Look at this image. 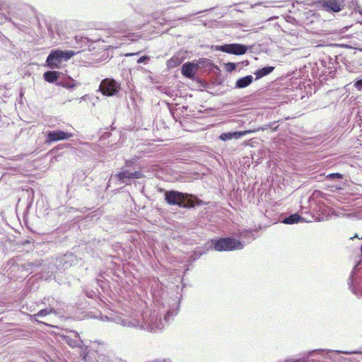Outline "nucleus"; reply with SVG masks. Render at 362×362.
I'll return each mask as SVG.
<instances>
[{"label":"nucleus","instance_id":"5701e85b","mask_svg":"<svg viewBox=\"0 0 362 362\" xmlns=\"http://www.w3.org/2000/svg\"><path fill=\"white\" fill-rule=\"evenodd\" d=\"M51 313H56V311L53 308H47L45 309L40 310L37 314L34 315V317H44Z\"/></svg>","mask_w":362,"mask_h":362},{"label":"nucleus","instance_id":"f257e3e1","mask_svg":"<svg viewBox=\"0 0 362 362\" xmlns=\"http://www.w3.org/2000/svg\"><path fill=\"white\" fill-rule=\"evenodd\" d=\"M174 303L173 307L170 308L165 315L163 321L161 318H158V315L153 312L151 314L149 317L144 322V325H139L138 322H133L128 319H123L120 317H116L114 321L117 324H121L124 327H139L141 329H146L149 332H157L162 330L165 325H167L170 320V317L175 316L177 313L178 305L177 301L173 300Z\"/></svg>","mask_w":362,"mask_h":362},{"label":"nucleus","instance_id":"4468645a","mask_svg":"<svg viewBox=\"0 0 362 362\" xmlns=\"http://www.w3.org/2000/svg\"><path fill=\"white\" fill-rule=\"evenodd\" d=\"M253 81V77L251 75L238 78L235 82V88H244L250 85Z\"/></svg>","mask_w":362,"mask_h":362},{"label":"nucleus","instance_id":"ddd939ff","mask_svg":"<svg viewBox=\"0 0 362 362\" xmlns=\"http://www.w3.org/2000/svg\"><path fill=\"white\" fill-rule=\"evenodd\" d=\"M344 0H327L324 6L328 8L333 12H339L344 8Z\"/></svg>","mask_w":362,"mask_h":362},{"label":"nucleus","instance_id":"39448f33","mask_svg":"<svg viewBox=\"0 0 362 362\" xmlns=\"http://www.w3.org/2000/svg\"><path fill=\"white\" fill-rule=\"evenodd\" d=\"M349 288L356 296H362V272L360 269H354L349 278Z\"/></svg>","mask_w":362,"mask_h":362},{"label":"nucleus","instance_id":"20e7f679","mask_svg":"<svg viewBox=\"0 0 362 362\" xmlns=\"http://www.w3.org/2000/svg\"><path fill=\"white\" fill-rule=\"evenodd\" d=\"M243 243L233 238H221L214 241V248L216 251H230L243 248Z\"/></svg>","mask_w":362,"mask_h":362},{"label":"nucleus","instance_id":"e433bc0d","mask_svg":"<svg viewBox=\"0 0 362 362\" xmlns=\"http://www.w3.org/2000/svg\"><path fill=\"white\" fill-rule=\"evenodd\" d=\"M52 304V303H49V302L48 303V305H49V307H50V305H51Z\"/></svg>","mask_w":362,"mask_h":362},{"label":"nucleus","instance_id":"412c9836","mask_svg":"<svg viewBox=\"0 0 362 362\" xmlns=\"http://www.w3.org/2000/svg\"><path fill=\"white\" fill-rule=\"evenodd\" d=\"M182 63V59L179 57L174 56L171 59H170L168 62L167 65L168 68H175L177 66H179Z\"/></svg>","mask_w":362,"mask_h":362},{"label":"nucleus","instance_id":"6ab92c4d","mask_svg":"<svg viewBox=\"0 0 362 362\" xmlns=\"http://www.w3.org/2000/svg\"><path fill=\"white\" fill-rule=\"evenodd\" d=\"M30 266L31 273L38 272L39 271L42 272L45 269V264L42 261H35L29 262Z\"/></svg>","mask_w":362,"mask_h":362},{"label":"nucleus","instance_id":"f03ea898","mask_svg":"<svg viewBox=\"0 0 362 362\" xmlns=\"http://www.w3.org/2000/svg\"><path fill=\"white\" fill-rule=\"evenodd\" d=\"M160 191L164 192V200L168 204L171 206H178L180 208L189 209L204 204L202 200L192 194L173 189L165 190L164 189H160Z\"/></svg>","mask_w":362,"mask_h":362},{"label":"nucleus","instance_id":"cd10ccee","mask_svg":"<svg viewBox=\"0 0 362 362\" xmlns=\"http://www.w3.org/2000/svg\"><path fill=\"white\" fill-rule=\"evenodd\" d=\"M134 161L132 160H127L126 161V167H130L133 165Z\"/></svg>","mask_w":362,"mask_h":362},{"label":"nucleus","instance_id":"b1692460","mask_svg":"<svg viewBox=\"0 0 362 362\" xmlns=\"http://www.w3.org/2000/svg\"><path fill=\"white\" fill-rule=\"evenodd\" d=\"M225 66L228 72H232L233 71L235 70L237 64L234 62H228L225 64Z\"/></svg>","mask_w":362,"mask_h":362},{"label":"nucleus","instance_id":"0eeeda50","mask_svg":"<svg viewBox=\"0 0 362 362\" xmlns=\"http://www.w3.org/2000/svg\"><path fill=\"white\" fill-rule=\"evenodd\" d=\"M112 177L117 179L121 184L129 185L133 180L141 178L143 173L141 171L130 173L127 170L122 168V171L115 174Z\"/></svg>","mask_w":362,"mask_h":362},{"label":"nucleus","instance_id":"2f4dec72","mask_svg":"<svg viewBox=\"0 0 362 362\" xmlns=\"http://www.w3.org/2000/svg\"><path fill=\"white\" fill-rule=\"evenodd\" d=\"M341 353H344L345 354H354L355 352H349V351H341Z\"/></svg>","mask_w":362,"mask_h":362},{"label":"nucleus","instance_id":"f3484780","mask_svg":"<svg viewBox=\"0 0 362 362\" xmlns=\"http://www.w3.org/2000/svg\"><path fill=\"white\" fill-rule=\"evenodd\" d=\"M59 73L55 71H47L44 73V79L49 83H54L59 78Z\"/></svg>","mask_w":362,"mask_h":362},{"label":"nucleus","instance_id":"f8f14e48","mask_svg":"<svg viewBox=\"0 0 362 362\" xmlns=\"http://www.w3.org/2000/svg\"><path fill=\"white\" fill-rule=\"evenodd\" d=\"M249 132H250V131H244V132L237 131V132H224V133H222L219 136V139L223 141H226L228 140H231L233 139H239L241 137H243V136L248 134Z\"/></svg>","mask_w":362,"mask_h":362},{"label":"nucleus","instance_id":"4be33fe9","mask_svg":"<svg viewBox=\"0 0 362 362\" xmlns=\"http://www.w3.org/2000/svg\"><path fill=\"white\" fill-rule=\"evenodd\" d=\"M344 178V175L338 173H329L326 175V179L330 181L341 182Z\"/></svg>","mask_w":362,"mask_h":362},{"label":"nucleus","instance_id":"6e6552de","mask_svg":"<svg viewBox=\"0 0 362 362\" xmlns=\"http://www.w3.org/2000/svg\"><path fill=\"white\" fill-rule=\"evenodd\" d=\"M216 49L228 54L241 55L247 52V47L242 44L231 43L220 45Z\"/></svg>","mask_w":362,"mask_h":362},{"label":"nucleus","instance_id":"1a4fd4ad","mask_svg":"<svg viewBox=\"0 0 362 362\" xmlns=\"http://www.w3.org/2000/svg\"><path fill=\"white\" fill-rule=\"evenodd\" d=\"M72 133H68L62 130L47 131L46 132V143L49 144L62 140H67L73 137Z\"/></svg>","mask_w":362,"mask_h":362},{"label":"nucleus","instance_id":"7ed1b4c3","mask_svg":"<svg viewBox=\"0 0 362 362\" xmlns=\"http://www.w3.org/2000/svg\"><path fill=\"white\" fill-rule=\"evenodd\" d=\"M74 54V52L73 51L54 50L52 51L47 57L46 63L51 69L58 68L63 61H67L71 59Z\"/></svg>","mask_w":362,"mask_h":362},{"label":"nucleus","instance_id":"473e14b6","mask_svg":"<svg viewBox=\"0 0 362 362\" xmlns=\"http://www.w3.org/2000/svg\"><path fill=\"white\" fill-rule=\"evenodd\" d=\"M139 52H136V53H130V54H127V56H132V55H135V54H138Z\"/></svg>","mask_w":362,"mask_h":362},{"label":"nucleus","instance_id":"a211bd4d","mask_svg":"<svg viewBox=\"0 0 362 362\" xmlns=\"http://www.w3.org/2000/svg\"><path fill=\"white\" fill-rule=\"evenodd\" d=\"M58 85L66 88H73L77 86L74 79L71 77L67 78H64L63 80H60L58 82Z\"/></svg>","mask_w":362,"mask_h":362},{"label":"nucleus","instance_id":"a878e982","mask_svg":"<svg viewBox=\"0 0 362 362\" xmlns=\"http://www.w3.org/2000/svg\"><path fill=\"white\" fill-rule=\"evenodd\" d=\"M148 60H149V57L145 55V56H142L140 58H139L137 60V63L138 64H141V63L146 64Z\"/></svg>","mask_w":362,"mask_h":362},{"label":"nucleus","instance_id":"2eb2a0df","mask_svg":"<svg viewBox=\"0 0 362 362\" xmlns=\"http://www.w3.org/2000/svg\"><path fill=\"white\" fill-rule=\"evenodd\" d=\"M274 70V66H267L255 71L254 74L256 76V80L270 74Z\"/></svg>","mask_w":362,"mask_h":362},{"label":"nucleus","instance_id":"393cba45","mask_svg":"<svg viewBox=\"0 0 362 362\" xmlns=\"http://www.w3.org/2000/svg\"><path fill=\"white\" fill-rule=\"evenodd\" d=\"M30 266H32V264H30L29 262H26L21 265V269L22 270L29 272L30 273H31Z\"/></svg>","mask_w":362,"mask_h":362},{"label":"nucleus","instance_id":"423d86ee","mask_svg":"<svg viewBox=\"0 0 362 362\" xmlns=\"http://www.w3.org/2000/svg\"><path fill=\"white\" fill-rule=\"evenodd\" d=\"M119 90L120 84L113 78L103 79L99 86V90L106 96L115 95Z\"/></svg>","mask_w":362,"mask_h":362},{"label":"nucleus","instance_id":"9d476101","mask_svg":"<svg viewBox=\"0 0 362 362\" xmlns=\"http://www.w3.org/2000/svg\"><path fill=\"white\" fill-rule=\"evenodd\" d=\"M198 65L193 62H187L183 64L182 66V74L188 78H193L197 71H198Z\"/></svg>","mask_w":362,"mask_h":362},{"label":"nucleus","instance_id":"72a5a7b5","mask_svg":"<svg viewBox=\"0 0 362 362\" xmlns=\"http://www.w3.org/2000/svg\"><path fill=\"white\" fill-rule=\"evenodd\" d=\"M54 267V264H52V267H49V269H51V272H52V273L53 272Z\"/></svg>","mask_w":362,"mask_h":362},{"label":"nucleus","instance_id":"7c9ffc66","mask_svg":"<svg viewBox=\"0 0 362 362\" xmlns=\"http://www.w3.org/2000/svg\"><path fill=\"white\" fill-rule=\"evenodd\" d=\"M61 264H62V262H60V264H57V268L62 269V268H63L64 267H67V265L61 266Z\"/></svg>","mask_w":362,"mask_h":362},{"label":"nucleus","instance_id":"c85d7f7f","mask_svg":"<svg viewBox=\"0 0 362 362\" xmlns=\"http://www.w3.org/2000/svg\"><path fill=\"white\" fill-rule=\"evenodd\" d=\"M250 235H252V231H245L244 233H243V234H242L243 236Z\"/></svg>","mask_w":362,"mask_h":362},{"label":"nucleus","instance_id":"c9c22d12","mask_svg":"<svg viewBox=\"0 0 362 362\" xmlns=\"http://www.w3.org/2000/svg\"><path fill=\"white\" fill-rule=\"evenodd\" d=\"M293 362H303V361H300V360H296V361H293ZM303 362H310V361L308 360V361H303Z\"/></svg>","mask_w":362,"mask_h":362},{"label":"nucleus","instance_id":"9b49d317","mask_svg":"<svg viewBox=\"0 0 362 362\" xmlns=\"http://www.w3.org/2000/svg\"><path fill=\"white\" fill-rule=\"evenodd\" d=\"M71 336H63V340L71 347H79L83 341L81 340L79 335L76 331H71Z\"/></svg>","mask_w":362,"mask_h":362},{"label":"nucleus","instance_id":"bb28decb","mask_svg":"<svg viewBox=\"0 0 362 362\" xmlns=\"http://www.w3.org/2000/svg\"><path fill=\"white\" fill-rule=\"evenodd\" d=\"M354 86L358 89V90H361L362 89V78L361 79H359V80H357L355 83H354Z\"/></svg>","mask_w":362,"mask_h":362},{"label":"nucleus","instance_id":"c756f323","mask_svg":"<svg viewBox=\"0 0 362 362\" xmlns=\"http://www.w3.org/2000/svg\"><path fill=\"white\" fill-rule=\"evenodd\" d=\"M49 300H50L49 298H45L44 300L42 301V303L46 305L47 304V301H49Z\"/></svg>","mask_w":362,"mask_h":362},{"label":"nucleus","instance_id":"dca6fc26","mask_svg":"<svg viewBox=\"0 0 362 362\" xmlns=\"http://www.w3.org/2000/svg\"><path fill=\"white\" fill-rule=\"evenodd\" d=\"M302 221H303V218L298 214H292L284 218L281 221V222L285 224H294Z\"/></svg>","mask_w":362,"mask_h":362},{"label":"nucleus","instance_id":"f704fd0d","mask_svg":"<svg viewBox=\"0 0 362 362\" xmlns=\"http://www.w3.org/2000/svg\"><path fill=\"white\" fill-rule=\"evenodd\" d=\"M295 1H296L297 4H302V3H304V1H300V0H295Z\"/></svg>","mask_w":362,"mask_h":362},{"label":"nucleus","instance_id":"aec40b11","mask_svg":"<svg viewBox=\"0 0 362 362\" xmlns=\"http://www.w3.org/2000/svg\"><path fill=\"white\" fill-rule=\"evenodd\" d=\"M141 27L137 25H127L126 23H122L119 25L117 27V30L118 32H126L129 30H132L133 29H140Z\"/></svg>","mask_w":362,"mask_h":362}]
</instances>
